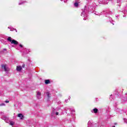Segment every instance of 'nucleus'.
Instances as JSON below:
<instances>
[{
	"mask_svg": "<svg viewBox=\"0 0 127 127\" xmlns=\"http://www.w3.org/2000/svg\"><path fill=\"white\" fill-rule=\"evenodd\" d=\"M56 115V116H58L59 115V113L56 112V110L55 109L53 108L52 111V116H54V115Z\"/></svg>",
	"mask_w": 127,
	"mask_h": 127,
	"instance_id": "1",
	"label": "nucleus"
},
{
	"mask_svg": "<svg viewBox=\"0 0 127 127\" xmlns=\"http://www.w3.org/2000/svg\"><path fill=\"white\" fill-rule=\"evenodd\" d=\"M2 67V69H4V71H8V68H7L6 67V64H2L1 65Z\"/></svg>",
	"mask_w": 127,
	"mask_h": 127,
	"instance_id": "2",
	"label": "nucleus"
},
{
	"mask_svg": "<svg viewBox=\"0 0 127 127\" xmlns=\"http://www.w3.org/2000/svg\"><path fill=\"white\" fill-rule=\"evenodd\" d=\"M37 99H41V93H40V92L37 93Z\"/></svg>",
	"mask_w": 127,
	"mask_h": 127,
	"instance_id": "3",
	"label": "nucleus"
},
{
	"mask_svg": "<svg viewBox=\"0 0 127 127\" xmlns=\"http://www.w3.org/2000/svg\"><path fill=\"white\" fill-rule=\"evenodd\" d=\"M11 43V44H14V45H17L18 44V42L15 40H12Z\"/></svg>",
	"mask_w": 127,
	"mask_h": 127,
	"instance_id": "4",
	"label": "nucleus"
},
{
	"mask_svg": "<svg viewBox=\"0 0 127 127\" xmlns=\"http://www.w3.org/2000/svg\"><path fill=\"white\" fill-rule=\"evenodd\" d=\"M16 70L17 71H21V70H22V67H21V66H17Z\"/></svg>",
	"mask_w": 127,
	"mask_h": 127,
	"instance_id": "5",
	"label": "nucleus"
},
{
	"mask_svg": "<svg viewBox=\"0 0 127 127\" xmlns=\"http://www.w3.org/2000/svg\"><path fill=\"white\" fill-rule=\"evenodd\" d=\"M18 117L20 118L21 120H23L24 116L22 114H18Z\"/></svg>",
	"mask_w": 127,
	"mask_h": 127,
	"instance_id": "6",
	"label": "nucleus"
},
{
	"mask_svg": "<svg viewBox=\"0 0 127 127\" xmlns=\"http://www.w3.org/2000/svg\"><path fill=\"white\" fill-rule=\"evenodd\" d=\"M45 84H49L50 83V80L49 79L45 80Z\"/></svg>",
	"mask_w": 127,
	"mask_h": 127,
	"instance_id": "7",
	"label": "nucleus"
},
{
	"mask_svg": "<svg viewBox=\"0 0 127 127\" xmlns=\"http://www.w3.org/2000/svg\"><path fill=\"white\" fill-rule=\"evenodd\" d=\"M46 95H47V97H48V99H49V98H50V93H49V92H47L46 93Z\"/></svg>",
	"mask_w": 127,
	"mask_h": 127,
	"instance_id": "8",
	"label": "nucleus"
},
{
	"mask_svg": "<svg viewBox=\"0 0 127 127\" xmlns=\"http://www.w3.org/2000/svg\"><path fill=\"white\" fill-rule=\"evenodd\" d=\"M93 111L95 113V114H97V113H98V109H96V108L94 109Z\"/></svg>",
	"mask_w": 127,
	"mask_h": 127,
	"instance_id": "9",
	"label": "nucleus"
},
{
	"mask_svg": "<svg viewBox=\"0 0 127 127\" xmlns=\"http://www.w3.org/2000/svg\"><path fill=\"white\" fill-rule=\"evenodd\" d=\"M8 41H9L10 42H11L12 40H11V37H9L7 39Z\"/></svg>",
	"mask_w": 127,
	"mask_h": 127,
	"instance_id": "10",
	"label": "nucleus"
},
{
	"mask_svg": "<svg viewBox=\"0 0 127 127\" xmlns=\"http://www.w3.org/2000/svg\"><path fill=\"white\" fill-rule=\"evenodd\" d=\"M10 126H13V125H14V122H13V121H10Z\"/></svg>",
	"mask_w": 127,
	"mask_h": 127,
	"instance_id": "11",
	"label": "nucleus"
},
{
	"mask_svg": "<svg viewBox=\"0 0 127 127\" xmlns=\"http://www.w3.org/2000/svg\"><path fill=\"white\" fill-rule=\"evenodd\" d=\"M81 16H85V12L83 11L81 13Z\"/></svg>",
	"mask_w": 127,
	"mask_h": 127,
	"instance_id": "12",
	"label": "nucleus"
},
{
	"mask_svg": "<svg viewBox=\"0 0 127 127\" xmlns=\"http://www.w3.org/2000/svg\"><path fill=\"white\" fill-rule=\"evenodd\" d=\"M78 5H79V4L77 2H75L74 3V6L77 7L78 6Z\"/></svg>",
	"mask_w": 127,
	"mask_h": 127,
	"instance_id": "13",
	"label": "nucleus"
},
{
	"mask_svg": "<svg viewBox=\"0 0 127 127\" xmlns=\"http://www.w3.org/2000/svg\"><path fill=\"white\" fill-rule=\"evenodd\" d=\"M2 106H5V104L4 103L0 104V107H2Z\"/></svg>",
	"mask_w": 127,
	"mask_h": 127,
	"instance_id": "14",
	"label": "nucleus"
},
{
	"mask_svg": "<svg viewBox=\"0 0 127 127\" xmlns=\"http://www.w3.org/2000/svg\"><path fill=\"white\" fill-rule=\"evenodd\" d=\"M22 67V68H24V67H25V64H23Z\"/></svg>",
	"mask_w": 127,
	"mask_h": 127,
	"instance_id": "15",
	"label": "nucleus"
},
{
	"mask_svg": "<svg viewBox=\"0 0 127 127\" xmlns=\"http://www.w3.org/2000/svg\"><path fill=\"white\" fill-rule=\"evenodd\" d=\"M5 103H9V101H7V100H6V101H5Z\"/></svg>",
	"mask_w": 127,
	"mask_h": 127,
	"instance_id": "16",
	"label": "nucleus"
},
{
	"mask_svg": "<svg viewBox=\"0 0 127 127\" xmlns=\"http://www.w3.org/2000/svg\"><path fill=\"white\" fill-rule=\"evenodd\" d=\"M3 51H6V49H4Z\"/></svg>",
	"mask_w": 127,
	"mask_h": 127,
	"instance_id": "17",
	"label": "nucleus"
},
{
	"mask_svg": "<svg viewBox=\"0 0 127 127\" xmlns=\"http://www.w3.org/2000/svg\"><path fill=\"white\" fill-rule=\"evenodd\" d=\"M124 122H126L127 121V119H124Z\"/></svg>",
	"mask_w": 127,
	"mask_h": 127,
	"instance_id": "18",
	"label": "nucleus"
},
{
	"mask_svg": "<svg viewBox=\"0 0 127 127\" xmlns=\"http://www.w3.org/2000/svg\"><path fill=\"white\" fill-rule=\"evenodd\" d=\"M20 47H22V45L20 44Z\"/></svg>",
	"mask_w": 127,
	"mask_h": 127,
	"instance_id": "19",
	"label": "nucleus"
},
{
	"mask_svg": "<svg viewBox=\"0 0 127 127\" xmlns=\"http://www.w3.org/2000/svg\"><path fill=\"white\" fill-rule=\"evenodd\" d=\"M19 5L21 4V3H19Z\"/></svg>",
	"mask_w": 127,
	"mask_h": 127,
	"instance_id": "20",
	"label": "nucleus"
},
{
	"mask_svg": "<svg viewBox=\"0 0 127 127\" xmlns=\"http://www.w3.org/2000/svg\"><path fill=\"white\" fill-rule=\"evenodd\" d=\"M83 19H84V20H86V19H85V18H84Z\"/></svg>",
	"mask_w": 127,
	"mask_h": 127,
	"instance_id": "21",
	"label": "nucleus"
},
{
	"mask_svg": "<svg viewBox=\"0 0 127 127\" xmlns=\"http://www.w3.org/2000/svg\"><path fill=\"white\" fill-rule=\"evenodd\" d=\"M112 127H116V126H113Z\"/></svg>",
	"mask_w": 127,
	"mask_h": 127,
	"instance_id": "22",
	"label": "nucleus"
},
{
	"mask_svg": "<svg viewBox=\"0 0 127 127\" xmlns=\"http://www.w3.org/2000/svg\"><path fill=\"white\" fill-rule=\"evenodd\" d=\"M115 125H117V123H115Z\"/></svg>",
	"mask_w": 127,
	"mask_h": 127,
	"instance_id": "23",
	"label": "nucleus"
},
{
	"mask_svg": "<svg viewBox=\"0 0 127 127\" xmlns=\"http://www.w3.org/2000/svg\"><path fill=\"white\" fill-rule=\"evenodd\" d=\"M114 23H113V25H114Z\"/></svg>",
	"mask_w": 127,
	"mask_h": 127,
	"instance_id": "24",
	"label": "nucleus"
}]
</instances>
